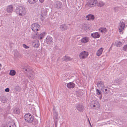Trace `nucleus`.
Masks as SVG:
<instances>
[{
    "label": "nucleus",
    "mask_w": 127,
    "mask_h": 127,
    "mask_svg": "<svg viewBox=\"0 0 127 127\" xmlns=\"http://www.w3.org/2000/svg\"><path fill=\"white\" fill-rule=\"evenodd\" d=\"M16 13L20 16H23L26 13L27 11L25 8L22 6H20L16 8Z\"/></svg>",
    "instance_id": "1"
},
{
    "label": "nucleus",
    "mask_w": 127,
    "mask_h": 127,
    "mask_svg": "<svg viewBox=\"0 0 127 127\" xmlns=\"http://www.w3.org/2000/svg\"><path fill=\"white\" fill-rule=\"evenodd\" d=\"M24 119L26 122L31 123L33 120L34 117L29 113L25 115Z\"/></svg>",
    "instance_id": "2"
},
{
    "label": "nucleus",
    "mask_w": 127,
    "mask_h": 127,
    "mask_svg": "<svg viewBox=\"0 0 127 127\" xmlns=\"http://www.w3.org/2000/svg\"><path fill=\"white\" fill-rule=\"evenodd\" d=\"M53 119H54V122L55 123V127H57V126L58 124L57 122L58 120V112L55 110L54 108H53Z\"/></svg>",
    "instance_id": "3"
},
{
    "label": "nucleus",
    "mask_w": 127,
    "mask_h": 127,
    "mask_svg": "<svg viewBox=\"0 0 127 127\" xmlns=\"http://www.w3.org/2000/svg\"><path fill=\"white\" fill-rule=\"evenodd\" d=\"M88 2L86 5L89 7H93L96 5L97 0H88Z\"/></svg>",
    "instance_id": "4"
},
{
    "label": "nucleus",
    "mask_w": 127,
    "mask_h": 127,
    "mask_svg": "<svg viewBox=\"0 0 127 127\" xmlns=\"http://www.w3.org/2000/svg\"><path fill=\"white\" fill-rule=\"evenodd\" d=\"M88 55V53L86 51L81 52L79 55V57L81 59H83L86 58Z\"/></svg>",
    "instance_id": "5"
},
{
    "label": "nucleus",
    "mask_w": 127,
    "mask_h": 127,
    "mask_svg": "<svg viewBox=\"0 0 127 127\" xmlns=\"http://www.w3.org/2000/svg\"><path fill=\"white\" fill-rule=\"evenodd\" d=\"M31 26L32 30L35 32V31H37L40 29V26L37 24H33Z\"/></svg>",
    "instance_id": "6"
},
{
    "label": "nucleus",
    "mask_w": 127,
    "mask_h": 127,
    "mask_svg": "<svg viewBox=\"0 0 127 127\" xmlns=\"http://www.w3.org/2000/svg\"><path fill=\"white\" fill-rule=\"evenodd\" d=\"M26 73L28 75V76L29 79H32L34 78V73L31 69H30L29 71H27Z\"/></svg>",
    "instance_id": "7"
},
{
    "label": "nucleus",
    "mask_w": 127,
    "mask_h": 127,
    "mask_svg": "<svg viewBox=\"0 0 127 127\" xmlns=\"http://www.w3.org/2000/svg\"><path fill=\"white\" fill-rule=\"evenodd\" d=\"M97 86L99 89H101V90L103 91L104 88H105L104 86V83L102 81H98L97 84Z\"/></svg>",
    "instance_id": "8"
},
{
    "label": "nucleus",
    "mask_w": 127,
    "mask_h": 127,
    "mask_svg": "<svg viewBox=\"0 0 127 127\" xmlns=\"http://www.w3.org/2000/svg\"><path fill=\"white\" fill-rule=\"evenodd\" d=\"M125 26V24L123 22H121L119 24V32L121 33L124 30Z\"/></svg>",
    "instance_id": "9"
},
{
    "label": "nucleus",
    "mask_w": 127,
    "mask_h": 127,
    "mask_svg": "<svg viewBox=\"0 0 127 127\" xmlns=\"http://www.w3.org/2000/svg\"><path fill=\"white\" fill-rule=\"evenodd\" d=\"M21 68L24 70V71L25 73H26L27 71H29L30 69V66L27 64H22L21 66Z\"/></svg>",
    "instance_id": "10"
},
{
    "label": "nucleus",
    "mask_w": 127,
    "mask_h": 127,
    "mask_svg": "<svg viewBox=\"0 0 127 127\" xmlns=\"http://www.w3.org/2000/svg\"><path fill=\"white\" fill-rule=\"evenodd\" d=\"M76 108L79 111L82 112L84 108V106L82 104H79L77 105Z\"/></svg>",
    "instance_id": "11"
},
{
    "label": "nucleus",
    "mask_w": 127,
    "mask_h": 127,
    "mask_svg": "<svg viewBox=\"0 0 127 127\" xmlns=\"http://www.w3.org/2000/svg\"><path fill=\"white\" fill-rule=\"evenodd\" d=\"M52 38L50 36H48L46 39V41L47 44H50L53 42Z\"/></svg>",
    "instance_id": "12"
},
{
    "label": "nucleus",
    "mask_w": 127,
    "mask_h": 127,
    "mask_svg": "<svg viewBox=\"0 0 127 127\" xmlns=\"http://www.w3.org/2000/svg\"><path fill=\"white\" fill-rule=\"evenodd\" d=\"M68 25H67L66 24H63L60 26V28L62 31L66 30L68 29Z\"/></svg>",
    "instance_id": "13"
},
{
    "label": "nucleus",
    "mask_w": 127,
    "mask_h": 127,
    "mask_svg": "<svg viewBox=\"0 0 127 127\" xmlns=\"http://www.w3.org/2000/svg\"><path fill=\"white\" fill-rule=\"evenodd\" d=\"M62 3L60 1H57L55 4V7L59 9L62 7Z\"/></svg>",
    "instance_id": "14"
},
{
    "label": "nucleus",
    "mask_w": 127,
    "mask_h": 127,
    "mask_svg": "<svg viewBox=\"0 0 127 127\" xmlns=\"http://www.w3.org/2000/svg\"><path fill=\"white\" fill-rule=\"evenodd\" d=\"M92 103L93 104V107L95 108H98L100 106L99 103L96 101H93Z\"/></svg>",
    "instance_id": "15"
},
{
    "label": "nucleus",
    "mask_w": 127,
    "mask_h": 127,
    "mask_svg": "<svg viewBox=\"0 0 127 127\" xmlns=\"http://www.w3.org/2000/svg\"><path fill=\"white\" fill-rule=\"evenodd\" d=\"M67 87L69 89L74 88L75 86V84L72 82L68 83L66 85Z\"/></svg>",
    "instance_id": "16"
},
{
    "label": "nucleus",
    "mask_w": 127,
    "mask_h": 127,
    "mask_svg": "<svg viewBox=\"0 0 127 127\" xmlns=\"http://www.w3.org/2000/svg\"><path fill=\"white\" fill-rule=\"evenodd\" d=\"M72 59L70 58L69 57L66 56H65L62 58L63 61H65V62L71 61L72 60Z\"/></svg>",
    "instance_id": "17"
},
{
    "label": "nucleus",
    "mask_w": 127,
    "mask_h": 127,
    "mask_svg": "<svg viewBox=\"0 0 127 127\" xmlns=\"http://www.w3.org/2000/svg\"><path fill=\"white\" fill-rule=\"evenodd\" d=\"M13 9V7L12 5L8 6L6 9L7 12L8 13H11L12 12Z\"/></svg>",
    "instance_id": "18"
},
{
    "label": "nucleus",
    "mask_w": 127,
    "mask_h": 127,
    "mask_svg": "<svg viewBox=\"0 0 127 127\" xmlns=\"http://www.w3.org/2000/svg\"><path fill=\"white\" fill-rule=\"evenodd\" d=\"M89 40L88 37H85L82 38L81 41L82 43H85L88 42Z\"/></svg>",
    "instance_id": "19"
},
{
    "label": "nucleus",
    "mask_w": 127,
    "mask_h": 127,
    "mask_svg": "<svg viewBox=\"0 0 127 127\" xmlns=\"http://www.w3.org/2000/svg\"><path fill=\"white\" fill-rule=\"evenodd\" d=\"M39 42L38 40H35L32 43L33 46L37 48L39 45Z\"/></svg>",
    "instance_id": "20"
},
{
    "label": "nucleus",
    "mask_w": 127,
    "mask_h": 127,
    "mask_svg": "<svg viewBox=\"0 0 127 127\" xmlns=\"http://www.w3.org/2000/svg\"><path fill=\"white\" fill-rule=\"evenodd\" d=\"M0 100L3 103H6L7 102V99L6 97L4 96H1L0 97Z\"/></svg>",
    "instance_id": "21"
},
{
    "label": "nucleus",
    "mask_w": 127,
    "mask_h": 127,
    "mask_svg": "<svg viewBox=\"0 0 127 127\" xmlns=\"http://www.w3.org/2000/svg\"><path fill=\"white\" fill-rule=\"evenodd\" d=\"M86 18L87 20H89L90 19H94L95 17L93 15L89 14L86 16Z\"/></svg>",
    "instance_id": "22"
},
{
    "label": "nucleus",
    "mask_w": 127,
    "mask_h": 127,
    "mask_svg": "<svg viewBox=\"0 0 127 127\" xmlns=\"http://www.w3.org/2000/svg\"><path fill=\"white\" fill-rule=\"evenodd\" d=\"M105 4L104 2L102 1H99L98 2L96 3V5L98 7H100L104 6Z\"/></svg>",
    "instance_id": "23"
},
{
    "label": "nucleus",
    "mask_w": 127,
    "mask_h": 127,
    "mask_svg": "<svg viewBox=\"0 0 127 127\" xmlns=\"http://www.w3.org/2000/svg\"><path fill=\"white\" fill-rule=\"evenodd\" d=\"M14 114H19L20 113V111L19 109L18 108L14 109L13 111Z\"/></svg>",
    "instance_id": "24"
},
{
    "label": "nucleus",
    "mask_w": 127,
    "mask_h": 127,
    "mask_svg": "<svg viewBox=\"0 0 127 127\" xmlns=\"http://www.w3.org/2000/svg\"><path fill=\"white\" fill-rule=\"evenodd\" d=\"M91 36L94 38H99L100 37V35L98 32H96L94 33H92Z\"/></svg>",
    "instance_id": "25"
},
{
    "label": "nucleus",
    "mask_w": 127,
    "mask_h": 127,
    "mask_svg": "<svg viewBox=\"0 0 127 127\" xmlns=\"http://www.w3.org/2000/svg\"><path fill=\"white\" fill-rule=\"evenodd\" d=\"M103 49L101 48L99 49L96 52V55L97 56H99L102 54Z\"/></svg>",
    "instance_id": "26"
},
{
    "label": "nucleus",
    "mask_w": 127,
    "mask_h": 127,
    "mask_svg": "<svg viewBox=\"0 0 127 127\" xmlns=\"http://www.w3.org/2000/svg\"><path fill=\"white\" fill-rule=\"evenodd\" d=\"M45 33V32H43L40 34L38 36V38L39 39H41L44 37Z\"/></svg>",
    "instance_id": "27"
},
{
    "label": "nucleus",
    "mask_w": 127,
    "mask_h": 127,
    "mask_svg": "<svg viewBox=\"0 0 127 127\" xmlns=\"http://www.w3.org/2000/svg\"><path fill=\"white\" fill-rule=\"evenodd\" d=\"M99 31L102 33H105L107 31L106 29L104 28H101L99 29Z\"/></svg>",
    "instance_id": "28"
},
{
    "label": "nucleus",
    "mask_w": 127,
    "mask_h": 127,
    "mask_svg": "<svg viewBox=\"0 0 127 127\" xmlns=\"http://www.w3.org/2000/svg\"><path fill=\"white\" fill-rule=\"evenodd\" d=\"M122 43L120 41H117L115 42L116 46L117 47H119L122 46Z\"/></svg>",
    "instance_id": "29"
},
{
    "label": "nucleus",
    "mask_w": 127,
    "mask_h": 127,
    "mask_svg": "<svg viewBox=\"0 0 127 127\" xmlns=\"http://www.w3.org/2000/svg\"><path fill=\"white\" fill-rule=\"evenodd\" d=\"M16 74L15 71L13 70H10L9 72V74L12 76Z\"/></svg>",
    "instance_id": "30"
},
{
    "label": "nucleus",
    "mask_w": 127,
    "mask_h": 127,
    "mask_svg": "<svg viewBox=\"0 0 127 127\" xmlns=\"http://www.w3.org/2000/svg\"><path fill=\"white\" fill-rule=\"evenodd\" d=\"M82 28L85 30H87L88 28V25L85 24H83L82 25Z\"/></svg>",
    "instance_id": "31"
},
{
    "label": "nucleus",
    "mask_w": 127,
    "mask_h": 127,
    "mask_svg": "<svg viewBox=\"0 0 127 127\" xmlns=\"http://www.w3.org/2000/svg\"><path fill=\"white\" fill-rule=\"evenodd\" d=\"M37 0H28L30 4H34L35 3Z\"/></svg>",
    "instance_id": "32"
},
{
    "label": "nucleus",
    "mask_w": 127,
    "mask_h": 127,
    "mask_svg": "<svg viewBox=\"0 0 127 127\" xmlns=\"http://www.w3.org/2000/svg\"><path fill=\"white\" fill-rule=\"evenodd\" d=\"M104 89L102 91H103L104 93L106 94L108 93L109 91V88H107V89H104Z\"/></svg>",
    "instance_id": "33"
},
{
    "label": "nucleus",
    "mask_w": 127,
    "mask_h": 127,
    "mask_svg": "<svg viewBox=\"0 0 127 127\" xmlns=\"http://www.w3.org/2000/svg\"><path fill=\"white\" fill-rule=\"evenodd\" d=\"M120 9V8L118 7H115L114 8V11L115 12H117Z\"/></svg>",
    "instance_id": "34"
},
{
    "label": "nucleus",
    "mask_w": 127,
    "mask_h": 127,
    "mask_svg": "<svg viewBox=\"0 0 127 127\" xmlns=\"http://www.w3.org/2000/svg\"><path fill=\"white\" fill-rule=\"evenodd\" d=\"M14 55L17 57H19L20 56V54L18 52L15 53L14 54Z\"/></svg>",
    "instance_id": "35"
},
{
    "label": "nucleus",
    "mask_w": 127,
    "mask_h": 127,
    "mask_svg": "<svg viewBox=\"0 0 127 127\" xmlns=\"http://www.w3.org/2000/svg\"><path fill=\"white\" fill-rule=\"evenodd\" d=\"M123 49L125 51H126L127 50V44L124 46L123 48Z\"/></svg>",
    "instance_id": "36"
},
{
    "label": "nucleus",
    "mask_w": 127,
    "mask_h": 127,
    "mask_svg": "<svg viewBox=\"0 0 127 127\" xmlns=\"http://www.w3.org/2000/svg\"><path fill=\"white\" fill-rule=\"evenodd\" d=\"M96 93L98 95H100L101 94L100 91L98 89L96 90Z\"/></svg>",
    "instance_id": "37"
},
{
    "label": "nucleus",
    "mask_w": 127,
    "mask_h": 127,
    "mask_svg": "<svg viewBox=\"0 0 127 127\" xmlns=\"http://www.w3.org/2000/svg\"><path fill=\"white\" fill-rule=\"evenodd\" d=\"M47 9H45L43 10V12L44 14H46L47 11Z\"/></svg>",
    "instance_id": "38"
},
{
    "label": "nucleus",
    "mask_w": 127,
    "mask_h": 127,
    "mask_svg": "<svg viewBox=\"0 0 127 127\" xmlns=\"http://www.w3.org/2000/svg\"><path fill=\"white\" fill-rule=\"evenodd\" d=\"M11 125L12 127H16V125L15 123H12L11 124Z\"/></svg>",
    "instance_id": "39"
},
{
    "label": "nucleus",
    "mask_w": 127,
    "mask_h": 127,
    "mask_svg": "<svg viewBox=\"0 0 127 127\" xmlns=\"http://www.w3.org/2000/svg\"><path fill=\"white\" fill-rule=\"evenodd\" d=\"M23 47L25 48L26 49H28L29 48V47L28 46H27L25 44H23Z\"/></svg>",
    "instance_id": "40"
},
{
    "label": "nucleus",
    "mask_w": 127,
    "mask_h": 127,
    "mask_svg": "<svg viewBox=\"0 0 127 127\" xmlns=\"http://www.w3.org/2000/svg\"><path fill=\"white\" fill-rule=\"evenodd\" d=\"M9 89L8 88H7L5 90V91L6 92H9Z\"/></svg>",
    "instance_id": "41"
},
{
    "label": "nucleus",
    "mask_w": 127,
    "mask_h": 127,
    "mask_svg": "<svg viewBox=\"0 0 127 127\" xmlns=\"http://www.w3.org/2000/svg\"><path fill=\"white\" fill-rule=\"evenodd\" d=\"M1 127H8V126L6 125H3Z\"/></svg>",
    "instance_id": "42"
},
{
    "label": "nucleus",
    "mask_w": 127,
    "mask_h": 127,
    "mask_svg": "<svg viewBox=\"0 0 127 127\" xmlns=\"http://www.w3.org/2000/svg\"><path fill=\"white\" fill-rule=\"evenodd\" d=\"M44 0H39L40 1L41 3L43 2Z\"/></svg>",
    "instance_id": "43"
},
{
    "label": "nucleus",
    "mask_w": 127,
    "mask_h": 127,
    "mask_svg": "<svg viewBox=\"0 0 127 127\" xmlns=\"http://www.w3.org/2000/svg\"><path fill=\"white\" fill-rule=\"evenodd\" d=\"M11 44H12V43H10L9 45H10V47H11Z\"/></svg>",
    "instance_id": "44"
},
{
    "label": "nucleus",
    "mask_w": 127,
    "mask_h": 127,
    "mask_svg": "<svg viewBox=\"0 0 127 127\" xmlns=\"http://www.w3.org/2000/svg\"><path fill=\"white\" fill-rule=\"evenodd\" d=\"M9 127H12V126H11V125H10L9 126Z\"/></svg>",
    "instance_id": "45"
},
{
    "label": "nucleus",
    "mask_w": 127,
    "mask_h": 127,
    "mask_svg": "<svg viewBox=\"0 0 127 127\" xmlns=\"http://www.w3.org/2000/svg\"><path fill=\"white\" fill-rule=\"evenodd\" d=\"M89 122L90 124L91 123L89 120Z\"/></svg>",
    "instance_id": "46"
},
{
    "label": "nucleus",
    "mask_w": 127,
    "mask_h": 127,
    "mask_svg": "<svg viewBox=\"0 0 127 127\" xmlns=\"http://www.w3.org/2000/svg\"><path fill=\"white\" fill-rule=\"evenodd\" d=\"M90 124V125L91 126H92L91 124V123Z\"/></svg>",
    "instance_id": "47"
},
{
    "label": "nucleus",
    "mask_w": 127,
    "mask_h": 127,
    "mask_svg": "<svg viewBox=\"0 0 127 127\" xmlns=\"http://www.w3.org/2000/svg\"><path fill=\"white\" fill-rule=\"evenodd\" d=\"M18 87H16V89H17V88H18Z\"/></svg>",
    "instance_id": "48"
},
{
    "label": "nucleus",
    "mask_w": 127,
    "mask_h": 127,
    "mask_svg": "<svg viewBox=\"0 0 127 127\" xmlns=\"http://www.w3.org/2000/svg\"><path fill=\"white\" fill-rule=\"evenodd\" d=\"M38 34V32L36 33V35H37Z\"/></svg>",
    "instance_id": "49"
}]
</instances>
